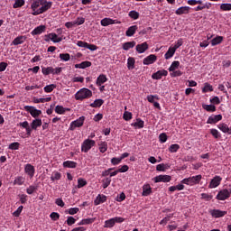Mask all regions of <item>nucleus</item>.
<instances>
[{"mask_svg":"<svg viewBox=\"0 0 231 231\" xmlns=\"http://www.w3.org/2000/svg\"><path fill=\"white\" fill-rule=\"evenodd\" d=\"M53 3L48 2V0H35L31 5L32 10V15H41L44 12H48L51 8Z\"/></svg>","mask_w":231,"mask_h":231,"instance_id":"f257e3e1","label":"nucleus"},{"mask_svg":"<svg viewBox=\"0 0 231 231\" xmlns=\"http://www.w3.org/2000/svg\"><path fill=\"white\" fill-rule=\"evenodd\" d=\"M91 97H93V92L87 88H80L75 94L76 100H86V98H91Z\"/></svg>","mask_w":231,"mask_h":231,"instance_id":"f03ea898","label":"nucleus"},{"mask_svg":"<svg viewBox=\"0 0 231 231\" xmlns=\"http://www.w3.org/2000/svg\"><path fill=\"white\" fill-rule=\"evenodd\" d=\"M201 178H202L201 175L189 177V178L183 179L181 180V183L184 185H189L190 187H192L194 185H198L199 181H201Z\"/></svg>","mask_w":231,"mask_h":231,"instance_id":"7ed1b4c3","label":"nucleus"},{"mask_svg":"<svg viewBox=\"0 0 231 231\" xmlns=\"http://www.w3.org/2000/svg\"><path fill=\"white\" fill-rule=\"evenodd\" d=\"M124 221H125V218L122 217H115L105 221L104 228H113L116 223H124Z\"/></svg>","mask_w":231,"mask_h":231,"instance_id":"20e7f679","label":"nucleus"},{"mask_svg":"<svg viewBox=\"0 0 231 231\" xmlns=\"http://www.w3.org/2000/svg\"><path fill=\"white\" fill-rule=\"evenodd\" d=\"M95 145H97V142H95V140L86 139L81 143V152H89V151H91V148L95 147Z\"/></svg>","mask_w":231,"mask_h":231,"instance_id":"39448f33","label":"nucleus"},{"mask_svg":"<svg viewBox=\"0 0 231 231\" xmlns=\"http://www.w3.org/2000/svg\"><path fill=\"white\" fill-rule=\"evenodd\" d=\"M23 109L24 111H27V113H30L31 116H32V118L35 119L38 118V116H41V115H42V111L35 108V106H25Z\"/></svg>","mask_w":231,"mask_h":231,"instance_id":"423d86ee","label":"nucleus"},{"mask_svg":"<svg viewBox=\"0 0 231 231\" xmlns=\"http://www.w3.org/2000/svg\"><path fill=\"white\" fill-rule=\"evenodd\" d=\"M84 120H86L85 116H80L79 119L72 121L69 125V131H75L77 127H82L84 125Z\"/></svg>","mask_w":231,"mask_h":231,"instance_id":"0eeeda50","label":"nucleus"},{"mask_svg":"<svg viewBox=\"0 0 231 231\" xmlns=\"http://www.w3.org/2000/svg\"><path fill=\"white\" fill-rule=\"evenodd\" d=\"M216 198L218 199V201H225V199H228V198H230V191H228L226 189H222L218 191Z\"/></svg>","mask_w":231,"mask_h":231,"instance_id":"6e6552de","label":"nucleus"},{"mask_svg":"<svg viewBox=\"0 0 231 231\" xmlns=\"http://www.w3.org/2000/svg\"><path fill=\"white\" fill-rule=\"evenodd\" d=\"M172 178L171 175H159L154 177L155 183H169Z\"/></svg>","mask_w":231,"mask_h":231,"instance_id":"1a4fd4ad","label":"nucleus"},{"mask_svg":"<svg viewBox=\"0 0 231 231\" xmlns=\"http://www.w3.org/2000/svg\"><path fill=\"white\" fill-rule=\"evenodd\" d=\"M24 172L29 176V178H33L35 176V167L32 165L31 163L24 165Z\"/></svg>","mask_w":231,"mask_h":231,"instance_id":"9d476101","label":"nucleus"},{"mask_svg":"<svg viewBox=\"0 0 231 231\" xmlns=\"http://www.w3.org/2000/svg\"><path fill=\"white\" fill-rule=\"evenodd\" d=\"M223 178H221L220 176H215L211 181L209 182V189H217V187H219V185H221V181H222Z\"/></svg>","mask_w":231,"mask_h":231,"instance_id":"9b49d317","label":"nucleus"},{"mask_svg":"<svg viewBox=\"0 0 231 231\" xmlns=\"http://www.w3.org/2000/svg\"><path fill=\"white\" fill-rule=\"evenodd\" d=\"M167 75H169V72L165 69H162L153 73L152 79H153V80H160L162 77H167Z\"/></svg>","mask_w":231,"mask_h":231,"instance_id":"f8f14e48","label":"nucleus"},{"mask_svg":"<svg viewBox=\"0 0 231 231\" xmlns=\"http://www.w3.org/2000/svg\"><path fill=\"white\" fill-rule=\"evenodd\" d=\"M220 120H223V116H221V114L212 115L208 118L207 124H217Z\"/></svg>","mask_w":231,"mask_h":231,"instance_id":"ddd939ff","label":"nucleus"},{"mask_svg":"<svg viewBox=\"0 0 231 231\" xmlns=\"http://www.w3.org/2000/svg\"><path fill=\"white\" fill-rule=\"evenodd\" d=\"M189 12H190L189 6H181L175 11V14L176 15H187V14H189Z\"/></svg>","mask_w":231,"mask_h":231,"instance_id":"4468645a","label":"nucleus"},{"mask_svg":"<svg viewBox=\"0 0 231 231\" xmlns=\"http://www.w3.org/2000/svg\"><path fill=\"white\" fill-rule=\"evenodd\" d=\"M226 211H222L220 209H213L210 211L212 217H224V216H226Z\"/></svg>","mask_w":231,"mask_h":231,"instance_id":"2eb2a0df","label":"nucleus"},{"mask_svg":"<svg viewBox=\"0 0 231 231\" xmlns=\"http://www.w3.org/2000/svg\"><path fill=\"white\" fill-rule=\"evenodd\" d=\"M43 32H46V25H39L31 32V34L41 35V33H43Z\"/></svg>","mask_w":231,"mask_h":231,"instance_id":"dca6fc26","label":"nucleus"},{"mask_svg":"<svg viewBox=\"0 0 231 231\" xmlns=\"http://www.w3.org/2000/svg\"><path fill=\"white\" fill-rule=\"evenodd\" d=\"M106 201H107V197L106 195L98 194L96 199L94 200V205H102V203H106Z\"/></svg>","mask_w":231,"mask_h":231,"instance_id":"f3484780","label":"nucleus"},{"mask_svg":"<svg viewBox=\"0 0 231 231\" xmlns=\"http://www.w3.org/2000/svg\"><path fill=\"white\" fill-rule=\"evenodd\" d=\"M45 37H48V39L51 40L52 42H62V37H59L55 32H51L45 35Z\"/></svg>","mask_w":231,"mask_h":231,"instance_id":"a211bd4d","label":"nucleus"},{"mask_svg":"<svg viewBox=\"0 0 231 231\" xmlns=\"http://www.w3.org/2000/svg\"><path fill=\"white\" fill-rule=\"evenodd\" d=\"M42 125V119L36 118L32 120V122L31 123V128L32 129V131H37V128L41 127Z\"/></svg>","mask_w":231,"mask_h":231,"instance_id":"6ab92c4d","label":"nucleus"},{"mask_svg":"<svg viewBox=\"0 0 231 231\" xmlns=\"http://www.w3.org/2000/svg\"><path fill=\"white\" fill-rule=\"evenodd\" d=\"M217 128L222 131V133L227 134H231V128L228 127V125L225 124V123H221L217 125Z\"/></svg>","mask_w":231,"mask_h":231,"instance_id":"aec40b11","label":"nucleus"},{"mask_svg":"<svg viewBox=\"0 0 231 231\" xmlns=\"http://www.w3.org/2000/svg\"><path fill=\"white\" fill-rule=\"evenodd\" d=\"M136 30H138V26L136 25L130 26L125 32L126 37H133V35L136 33Z\"/></svg>","mask_w":231,"mask_h":231,"instance_id":"412c9836","label":"nucleus"},{"mask_svg":"<svg viewBox=\"0 0 231 231\" xmlns=\"http://www.w3.org/2000/svg\"><path fill=\"white\" fill-rule=\"evenodd\" d=\"M107 82V77L105 74H101L97 77L96 84L97 86H102V84H106Z\"/></svg>","mask_w":231,"mask_h":231,"instance_id":"4be33fe9","label":"nucleus"},{"mask_svg":"<svg viewBox=\"0 0 231 231\" xmlns=\"http://www.w3.org/2000/svg\"><path fill=\"white\" fill-rule=\"evenodd\" d=\"M24 41H26V36H18L12 42V44L14 46H19V44H23Z\"/></svg>","mask_w":231,"mask_h":231,"instance_id":"5701e85b","label":"nucleus"},{"mask_svg":"<svg viewBox=\"0 0 231 231\" xmlns=\"http://www.w3.org/2000/svg\"><path fill=\"white\" fill-rule=\"evenodd\" d=\"M63 167L65 169H77V162L73 161H65L63 162Z\"/></svg>","mask_w":231,"mask_h":231,"instance_id":"b1692460","label":"nucleus"},{"mask_svg":"<svg viewBox=\"0 0 231 231\" xmlns=\"http://www.w3.org/2000/svg\"><path fill=\"white\" fill-rule=\"evenodd\" d=\"M175 53V49H173L172 46H171L167 52L165 53L164 58L166 59V60H169V59H172V57H174Z\"/></svg>","mask_w":231,"mask_h":231,"instance_id":"393cba45","label":"nucleus"},{"mask_svg":"<svg viewBox=\"0 0 231 231\" xmlns=\"http://www.w3.org/2000/svg\"><path fill=\"white\" fill-rule=\"evenodd\" d=\"M91 67V61H83L79 64H76L75 68L79 69H86V68Z\"/></svg>","mask_w":231,"mask_h":231,"instance_id":"a878e982","label":"nucleus"},{"mask_svg":"<svg viewBox=\"0 0 231 231\" xmlns=\"http://www.w3.org/2000/svg\"><path fill=\"white\" fill-rule=\"evenodd\" d=\"M134 46H136V42H126L123 44V50L129 51Z\"/></svg>","mask_w":231,"mask_h":231,"instance_id":"bb28decb","label":"nucleus"},{"mask_svg":"<svg viewBox=\"0 0 231 231\" xmlns=\"http://www.w3.org/2000/svg\"><path fill=\"white\" fill-rule=\"evenodd\" d=\"M144 122L142 119H136L135 122L132 123V127L135 129H142L143 128Z\"/></svg>","mask_w":231,"mask_h":231,"instance_id":"cd10ccee","label":"nucleus"},{"mask_svg":"<svg viewBox=\"0 0 231 231\" xmlns=\"http://www.w3.org/2000/svg\"><path fill=\"white\" fill-rule=\"evenodd\" d=\"M42 75H53V67H42Z\"/></svg>","mask_w":231,"mask_h":231,"instance_id":"c85d7f7f","label":"nucleus"},{"mask_svg":"<svg viewBox=\"0 0 231 231\" xmlns=\"http://www.w3.org/2000/svg\"><path fill=\"white\" fill-rule=\"evenodd\" d=\"M24 181H26V179L23 176H18L14 179L13 184L14 185H24Z\"/></svg>","mask_w":231,"mask_h":231,"instance_id":"c756f323","label":"nucleus"},{"mask_svg":"<svg viewBox=\"0 0 231 231\" xmlns=\"http://www.w3.org/2000/svg\"><path fill=\"white\" fill-rule=\"evenodd\" d=\"M66 111H69V108H64V106L59 105L55 107V113H57V115H64Z\"/></svg>","mask_w":231,"mask_h":231,"instance_id":"7c9ffc66","label":"nucleus"},{"mask_svg":"<svg viewBox=\"0 0 231 231\" xmlns=\"http://www.w3.org/2000/svg\"><path fill=\"white\" fill-rule=\"evenodd\" d=\"M110 24H115V20L111 18H104L101 20V26H109Z\"/></svg>","mask_w":231,"mask_h":231,"instance_id":"2f4dec72","label":"nucleus"},{"mask_svg":"<svg viewBox=\"0 0 231 231\" xmlns=\"http://www.w3.org/2000/svg\"><path fill=\"white\" fill-rule=\"evenodd\" d=\"M96 218H83L79 223H78L79 226L82 225H92V223H95Z\"/></svg>","mask_w":231,"mask_h":231,"instance_id":"473e14b6","label":"nucleus"},{"mask_svg":"<svg viewBox=\"0 0 231 231\" xmlns=\"http://www.w3.org/2000/svg\"><path fill=\"white\" fill-rule=\"evenodd\" d=\"M153 62H156V55L152 54L145 58V64H153Z\"/></svg>","mask_w":231,"mask_h":231,"instance_id":"72a5a7b5","label":"nucleus"},{"mask_svg":"<svg viewBox=\"0 0 231 231\" xmlns=\"http://www.w3.org/2000/svg\"><path fill=\"white\" fill-rule=\"evenodd\" d=\"M135 62H136V60H134V58L129 57L127 59V68H128V69H134Z\"/></svg>","mask_w":231,"mask_h":231,"instance_id":"f704fd0d","label":"nucleus"},{"mask_svg":"<svg viewBox=\"0 0 231 231\" xmlns=\"http://www.w3.org/2000/svg\"><path fill=\"white\" fill-rule=\"evenodd\" d=\"M223 42V36H217L213 40H211V46H217V44H221Z\"/></svg>","mask_w":231,"mask_h":231,"instance_id":"c9c22d12","label":"nucleus"},{"mask_svg":"<svg viewBox=\"0 0 231 231\" xmlns=\"http://www.w3.org/2000/svg\"><path fill=\"white\" fill-rule=\"evenodd\" d=\"M80 209L79 208H70L65 210V214H69L70 216H75V214H79Z\"/></svg>","mask_w":231,"mask_h":231,"instance_id":"e433bc0d","label":"nucleus"},{"mask_svg":"<svg viewBox=\"0 0 231 231\" xmlns=\"http://www.w3.org/2000/svg\"><path fill=\"white\" fill-rule=\"evenodd\" d=\"M104 105V99H96L92 104H90V107H102Z\"/></svg>","mask_w":231,"mask_h":231,"instance_id":"4c0bfd02","label":"nucleus"},{"mask_svg":"<svg viewBox=\"0 0 231 231\" xmlns=\"http://www.w3.org/2000/svg\"><path fill=\"white\" fill-rule=\"evenodd\" d=\"M38 189H39V186L31 185L26 189V192H27V194L32 195V194H33V192H37Z\"/></svg>","mask_w":231,"mask_h":231,"instance_id":"58836bf2","label":"nucleus"},{"mask_svg":"<svg viewBox=\"0 0 231 231\" xmlns=\"http://www.w3.org/2000/svg\"><path fill=\"white\" fill-rule=\"evenodd\" d=\"M106 151H107V142L102 141L99 143V152L104 154V152H106Z\"/></svg>","mask_w":231,"mask_h":231,"instance_id":"ea45409f","label":"nucleus"},{"mask_svg":"<svg viewBox=\"0 0 231 231\" xmlns=\"http://www.w3.org/2000/svg\"><path fill=\"white\" fill-rule=\"evenodd\" d=\"M102 183L103 189H107L111 185V177H106L103 179Z\"/></svg>","mask_w":231,"mask_h":231,"instance_id":"a19ab883","label":"nucleus"},{"mask_svg":"<svg viewBox=\"0 0 231 231\" xmlns=\"http://www.w3.org/2000/svg\"><path fill=\"white\" fill-rule=\"evenodd\" d=\"M25 3L26 2L24 0H14L13 8H21V7L24 6Z\"/></svg>","mask_w":231,"mask_h":231,"instance_id":"79ce46f5","label":"nucleus"},{"mask_svg":"<svg viewBox=\"0 0 231 231\" xmlns=\"http://www.w3.org/2000/svg\"><path fill=\"white\" fill-rule=\"evenodd\" d=\"M60 178H62V174H60V172H59V171H54L52 173V175L51 176V181H57L59 180H60Z\"/></svg>","mask_w":231,"mask_h":231,"instance_id":"37998d69","label":"nucleus"},{"mask_svg":"<svg viewBox=\"0 0 231 231\" xmlns=\"http://www.w3.org/2000/svg\"><path fill=\"white\" fill-rule=\"evenodd\" d=\"M203 109L209 113H214L216 112V106L214 105H203Z\"/></svg>","mask_w":231,"mask_h":231,"instance_id":"c03bdc74","label":"nucleus"},{"mask_svg":"<svg viewBox=\"0 0 231 231\" xmlns=\"http://www.w3.org/2000/svg\"><path fill=\"white\" fill-rule=\"evenodd\" d=\"M86 185H88V180H86L83 178H79L78 179V188L79 189H82V187H86Z\"/></svg>","mask_w":231,"mask_h":231,"instance_id":"a18cd8bd","label":"nucleus"},{"mask_svg":"<svg viewBox=\"0 0 231 231\" xmlns=\"http://www.w3.org/2000/svg\"><path fill=\"white\" fill-rule=\"evenodd\" d=\"M55 88H57V85L51 84V85L45 86L43 88V90L45 91V93H51V91H53V89H55Z\"/></svg>","mask_w":231,"mask_h":231,"instance_id":"49530a36","label":"nucleus"},{"mask_svg":"<svg viewBox=\"0 0 231 231\" xmlns=\"http://www.w3.org/2000/svg\"><path fill=\"white\" fill-rule=\"evenodd\" d=\"M208 91H214V87H212V85H210L208 83H205L202 92L208 93Z\"/></svg>","mask_w":231,"mask_h":231,"instance_id":"de8ad7c7","label":"nucleus"},{"mask_svg":"<svg viewBox=\"0 0 231 231\" xmlns=\"http://www.w3.org/2000/svg\"><path fill=\"white\" fill-rule=\"evenodd\" d=\"M60 60H63V62H68V60L71 59V56L69 55V53H60Z\"/></svg>","mask_w":231,"mask_h":231,"instance_id":"09e8293b","label":"nucleus"},{"mask_svg":"<svg viewBox=\"0 0 231 231\" xmlns=\"http://www.w3.org/2000/svg\"><path fill=\"white\" fill-rule=\"evenodd\" d=\"M180 68V61H173L169 68V71H176Z\"/></svg>","mask_w":231,"mask_h":231,"instance_id":"8fccbe9b","label":"nucleus"},{"mask_svg":"<svg viewBox=\"0 0 231 231\" xmlns=\"http://www.w3.org/2000/svg\"><path fill=\"white\" fill-rule=\"evenodd\" d=\"M21 146V143L15 142L9 144L8 149L11 151H18L19 147Z\"/></svg>","mask_w":231,"mask_h":231,"instance_id":"3c124183","label":"nucleus"},{"mask_svg":"<svg viewBox=\"0 0 231 231\" xmlns=\"http://www.w3.org/2000/svg\"><path fill=\"white\" fill-rule=\"evenodd\" d=\"M169 151L170 152H178V151H180V144L175 143V144L170 145Z\"/></svg>","mask_w":231,"mask_h":231,"instance_id":"603ef678","label":"nucleus"},{"mask_svg":"<svg viewBox=\"0 0 231 231\" xmlns=\"http://www.w3.org/2000/svg\"><path fill=\"white\" fill-rule=\"evenodd\" d=\"M136 51H138V53H144L145 52V42H143L142 44H138L136 46Z\"/></svg>","mask_w":231,"mask_h":231,"instance_id":"864d4df0","label":"nucleus"},{"mask_svg":"<svg viewBox=\"0 0 231 231\" xmlns=\"http://www.w3.org/2000/svg\"><path fill=\"white\" fill-rule=\"evenodd\" d=\"M220 10H223V12H230L231 4H221Z\"/></svg>","mask_w":231,"mask_h":231,"instance_id":"5fc2aeb1","label":"nucleus"},{"mask_svg":"<svg viewBox=\"0 0 231 231\" xmlns=\"http://www.w3.org/2000/svg\"><path fill=\"white\" fill-rule=\"evenodd\" d=\"M66 223L69 226H71L72 225H75L77 223V219L73 217H68Z\"/></svg>","mask_w":231,"mask_h":231,"instance_id":"6e6d98bb","label":"nucleus"},{"mask_svg":"<svg viewBox=\"0 0 231 231\" xmlns=\"http://www.w3.org/2000/svg\"><path fill=\"white\" fill-rule=\"evenodd\" d=\"M124 120L126 122H129L133 118V114L131 112L125 111L123 116Z\"/></svg>","mask_w":231,"mask_h":231,"instance_id":"4d7b16f0","label":"nucleus"},{"mask_svg":"<svg viewBox=\"0 0 231 231\" xmlns=\"http://www.w3.org/2000/svg\"><path fill=\"white\" fill-rule=\"evenodd\" d=\"M51 219H52V221H59L60 215L57 212H52L50 215Z\"/></svg>","mask_w":231,"mask_h":231,"instance_id":"13d9d810","label":"nucleus"},{"mask_svg":"<svg viewBox=\"0 0 231 231\" xmlns=\"http://www.w3.org/2000/svg\"><path fill=\"white\" fill-rule=\"evenodd\" d=\"M210 133H211L212 136H214V138H216V139L221 138V134H219V131H217V129H211Z\"/></svg>","mask_w":231,"mask_h":231,"instance_id":"bf43d9fd","label":"nucleus"},{"mask_svg":"<svg viewBox=\"0 0 231 231\" xmlns=\"http://www.w3.org/2000/svg\"><path fill=\"white\" fill-rule=\"evenodd\" d=\"M129 17H131V19L136 20V19H138L140 17V14L138 12H136V11H131L129 13Z\"/></svg>","mask_w":231,"mask_h":231,"instance_id":"052dcab7","label":"nucleus"},{"mask_svg":"<svg viewBox=\"0 0 231 231\" xmlns=\"http://www.w3.org/2000/svg\"><path fill=\"white\" fill-rule=\"evenodd\" d=\"M23 208H24V207L20 206V207L13 213V216H14V217H19V216H21V212H23Z\"/></svg>","mask_w":231,"mask_h":231,"instance_id":"680f3d73","label":"nucleus"},{"mask_svg":"<svg viewBox=\"0 0 231 231\" xmlns=\"http://www.w3.org/2000/svg\"><path fill=\"white\" fill-rule=\"evenodd\" d=\"M180 46H183V40L182 39H179L177 41V42L175 43V45L172 47L173 50H175V51L178 50V48H180Z\"/></svg>","mask_w":231,"mask_h":231,"instance_id":"e2e57ef3","label":"nucleus"},{"mask_svg":"<svg viewBox=\"0 0 231 231\" xmlns=\"http://www.w3.org/2000/svg\"><path fill=\"white\" fill-rule=\"evenodd\" d=\"M159 140L161 142V143H165V142H167V134L162 133L159 135Z\"/></svg>","mask_w":231,"mask_h":231,"instance_id":"0e129e2a","label":"nucleus"},{"mask_svg":"<svg viewBox=\"0 0 231 231\" xmlns=\"http://www.w3.org/2000/svg\"><path fill=\"white\" fill-rule=\"evenodd\" d=\"M20 198V202L22 203V205H24V203H26V201H28V195H19Z\"/></svg>","mask_w":231,"mask_h":231,"instance_id":"69168bd1","label":"nucleus"},{"mask_svg":"<svg viewBox=\"0 0 231 231\" xmlns=\"http://www.w3.org/2000/svg\"><path fill=\"white\" fill-rule=\"evenodd\" d=\"M122 162V159L114 157L111 159L112 165H119Z\"/></svg>","mask_w":231,"mask_h":231,"instance_id":"338daca9","label":"nucleus"},{"mask_svg":"<svg viewBox=\"0 0 231 231\" xmlns=\"http://www.w3.org/2000/svg\"><path fill=\"white\" fill-rule=\"evenodd\" d=\"M125 199V193L122 192L121 194L117 195L116 201L122 203Z\"/></svg>","mask_w":231,"mask_h":231,"instance_id":"774afa93","label":"nucleus"}]
</instances>
